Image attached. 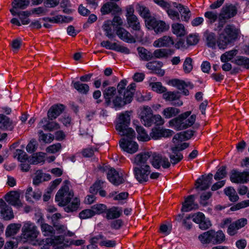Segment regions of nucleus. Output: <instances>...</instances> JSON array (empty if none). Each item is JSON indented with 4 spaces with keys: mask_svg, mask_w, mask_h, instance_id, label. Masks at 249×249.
<instances>
[{
    "mask_svg": "<svg viewBox=\"0 0 249 249\" xmlns=\"http://www.w3.org/2000/svg\"><path fill=\"white\" fill-rule=\"evenodd\" d=\"M52 238H47L43 239H37L33 243L34 246H37L40 249H50L52 244Z\"/></svg>",
    "mask_w": 249,
    "mask_h": 249,
    "instance_id": "nucleus-38",
    "label": "nucleus"
},
{
    "mask_svg": "<svg viewBox=\"0 0 249 249\" xmlns=\"http://www.w3.org/2000/svg\"><path fill=\"white\" fill-rule=\"evenodd\" d=\"M137 10L140 15L145 19V21L146 19L153 18L150 17L149 9L144 6L139 5L137 7Z\"/></svg>",
    "mask_w": 249,
    "mask_h": 249,
    "instance_id": "nucleus-49",
    "label": "nucleus"
},
{
    "mask_svg": "<svg viewBox=\"0 0 249 249\" xmlns=\"http://www.w3.org/2000/svg\"><path fill=\"white\" fill-rule=\"evenodd\" d=\"M152 158L149 152H141L131 159V162L136 165L135 167L150 168V163H152Z\"/></svg>",
    "mask_w": 249,
    "mask_h": 249,
    "instance_id": "nucleus-9",
    "label": "nucleus"
},
{
    "mask_svg": "<svg viewBox=\"0 0 249 249\" xmlns=\"http://www.w3.org/2000/svg\"><path fill=\"white\" fill-rule=\"evenodd\" d=\"M72 19V18L70 17L63 16L62 15H57L52 18H43V20L45 21H48L53 23H68L71 21Z\"/></svg>",
    "mask_w": 249,
    "mask_h": 249,
    "instance_id": "nucleus-35",
    "label": "nucleus"
},
{
    "mask_svg": "<svg viewBox=\"0 0 249 249\" xmlns=\"http://www.w3.org/2000/svg\"><path fill=\"white\" fill-rule=\"evenodd\" d=\"M237 13V9L232 4H227L223 7L219 17V20L222 22L223 20L228 19L234 17Z\"/></svg>",
    "mask_w": 249,
    "mask_h": 249,
    "instance_id": "nucleus-14",
    "label": "nucleus"
},
{
    "mask_svg": "<svg viewBox=\"0 0 249 249\" xmlns=\"http://www.w3.org/2000/svg\"><path fill=\"white\" fill-rule=\"evenodd\" d=\"M45 154L42 152H38L34 154L29 158L28 162L30 164H37L44 162L45 160Z\"/></svg>",
    "mask_w": 249,
    "mask_h": 249,
    "instance_id": "nucleus-40",
    "label": "nucleus"
},
{
    "mask_svg": "<svg viewBox=\"0 0 249 249\" xmlns=\"http://www.w3.org/2000/svg\"><path fill=\"white\" fill-rule=\"evenodd\" d=\"M121 8L117 4L113 2H108L104 4L101 8V12L103 15L107 14L110 12L119 13Z\"/></svg>",
    "mask_w": 249,
    "mask_h": 249,
    "instance_id": "nucleus-27",
    "label": "nucleus"
},
{
    "mask_svg": "<svg viewBox=\"0 0 249 249\" xmlns=\"http://www.w3.org/2000/svg\"><path fill=\"white\" fill-rule=\"evenodd\" d=\"M106 103L112 107L120 108L125 105L130 103L131 93L129 92L121 96L115 87H109L103 91Z\"/></svg>",
    "mask_w": 249,
    "mask_h": 249,
    "instance_id": "nucleus-2",
    "label": "nucleus"
},
{
    "mask_svg": "<svg viewBox=\"0 0 249 249\" xmlns=\"http://www.w3.org/2000/svg\"><path fill=\"white\" fill-rule=\"evenodd\" d=\"M19 197V194L15 191L10 192L5 196V200L9 204L18 208L22 206Z\"/></svg>",
    "mask_w": 249,
    "mask_h": 249,
    "instance_id": "nucleus-20",
    "label": "nucleus"
},
{
    "mask_svg": "<svg viewBox=\"0 0 249 249\" xmlns=\"http://www.w3.org/2000/svg\"><path fill=\"white\" fill-rule=\"evenodd\" d=\"M195 197L191 195L185 198L184 202L182 203L181 211L187 212L198 208V205L195 203Z\"/></svg>",
    "mask_w": 249,
    "mask_h": 249,
    "instance_id": "nucleus-25",
    "label": "nucleus"
},
{
    "mask_svg": "<svg viewBox=\"0 0 249 249\" xmlns=\"http://www.w3.org/2000/svg\"><path fill=\"white\" fill-rule=\"evenodd\" d=\"M171 84L172 86L176 87L178 89L182 90L187 86V85L182 80L178 79H174L171 81Z\"/></svg>",
    "mask_w": 249,
    "mask_h": 249,
    "instance_id": "nucleus-62",
    "label": "nucleus"
},
{
    "mask_svg": "<svg viewBox=\"0 0 249 249\" xmlns=\"http://www.w3.org/2000/svg\"><path fill=\"white\" fill-rule=\"evenodd\" d=\"M174 44V41L171 36H164L154 41L153 45L155 47L161 48L171 47Z\"/></svg>",
    "mask_w": 249,
    "mask_h": 249,
    "instance_id": "nucleus-24",
    "label": "nucleus"
},
{
    "mask_svg": "<svg viewBox=\"0 0 249 249\" xmlns=\"http://www.w3.org/2000/svg\"><path fill=\"white\" fill-rule=\"evenodd\" d=\"M191 111H186L168 122V126L176 130H181L191 126L195 122L196 116L191 115Z\"/></svg>",
    "mask_w": 249,
    "mask_h": 249,
    "instance_id": "nucleus-3",
    "label": "nucleus"
},
{
    "mask_svg": "<svg viewBox=\"0 0 249 249\" xmlns=\"http://www.w3.org/2000/svg\"><path fill=\"white\" fill-rule=\"evenodd\" d=\"M152 165L157 169L160 168V166L167 168L170 166V163L167 158L157 155L152 157Z\"/></svg>",
    "mask_w": 249,
    "mask_h": 249,
    "instance_id": "nucleus-21",
    "label": "nucleus"
},
{
    "mask_svg": "<svg viewBox=\"0 0 249 249\" xmlns=\"http://www.w3.org/2000/svg\"><path fill=\"white\" fill-rule=\"evenodd\" d=\"M118 37L122 40L127 43H134L135 42L134 37L125 29L119 28L116 32Z\"/></svg>",
    "mask_w": 249,
    "mask_h": 249,
    "instance_id": "nucleus-30",
    "label": "nucleus"
},
{
    "mask_svg": "<svg viewBox=\"0 0 249 249\" xmlns=\"http://www.w3.org/2000/svg\"><path fill=\"white\" fill-rule=\"evenodd\" d=\"M124 136V137L119 142V145L122 150L130 154L136 153L139 149V145L136 142L133 141L135 137L130 138L125 136Z\"/></svg>",
    "mask_w": 249,
    "mask_h": 249,
    "instance_id": "nucleus-10",
    "label": "nucleus"
},
{
    "mask_svg": "<svg viewBox=\"0 0 249 249\" xmlns=\"http://www.w3.org/2000/svg\"><path fill=\"white\" fill-rule=\"evenodd\" d=\"M234 63L247 69H249V58L246 57L238 56L234 60Z\"/></svg>",
    "mask_w": 249,
    "mask_h": 249,
    "instance_id": "nucleus-53",
    "label": "nucleus"
},
{
    "mask_svg": "<svg viewBox=\"0 0 249 249\" xmlns=\"http://www.w3.org/2000/svg\"><path fill=\"white\" fill-rule=\"evenodd\" d=\"M123 212L122 209L118 207H112L106 211V217L107 219H113L119 218Z\"/></svg>",
    "mask_w": 249,
    "mask_h": 249,
    "instance_id": "nucleus-31",
    "label": "nucleus"
},
{
    "mask_svg": "<svg viewBox=\"0 0 249 249\" xmlns=\"http://www.w3.org/2000/svg\"><path fill=\"white\" fill-rule=\"evenodd\" d=\"M193 134L194 132L193 131L188 130L175 135L173 138V142L175 145V146L172 147L173 151H176L177 149L183 150L188 147L189 146L188 143L182 142L190 139Z\"/></svg>",
    "mask_w": 249,
    "mask_h": 249,
    "instance_id": "nucleus-7",
    "label": "nucleus"
},
{
    "mask_svg": "<svg viewBox=\"0 0 249 249\" xmlns=\"http://www.w3.org/2000/svg\"><path fill=\"white\" fill-rule=\"evenodd\" d=\"M145 25L148 29L153 30L156 34L166 32L169 29V25L164 21L157 20L154 18L146 19Z\"/></svg>",
    "mask_w": 249,
    "mask_h": 249,
    "instance_id": "nucleus-11",
    "label": "nucleus"
},
{
    "mask_svg": "<svg viewBox=\"0 0 249 249\" xmlns=\"http://www.w3.org/2000/svg\"><path fill=\"white\" fill-rule=\"evenodd\" d=\"M53 226L59 233H63L69 236H72L74 235L73 232L67 230V227L66 225L54 223Z\"/></svg>",
    "mask_w": 249,
    "mask_h": 249,
    "instance_id": "nucleus-50",
    "label": "nucleus"
},
{
    "mask_svg": "<svg viewBox=\"0 0 249 249\" xmlns=\"http://www.w3.org/2000/svg\"><path fill=\"white\" fill-rule=\"evenodd\" d=\"M80 201L79 198L74 196L68 200L63 206L64 211L67 213H71L76 211L79 208Z\"/></svg>",
    "mask_w": 249,
    "mask_h": 249,
    "instance_id": "nucleus-19",
    "label": "nucleus"
},
{
    "mask_svg": "<svg viewBox=\"0 0 249 249\" xmlns=\"http://www.w3.org/2000/svg\"><path fill=\"white\" fill-rule=\"evenodd\" d=\"M21 228V225L19 224H10L6 228V235L7 236H11L15 235Z\"/></svg>",
    "mask_w": 249,
    "mask_h": 249,
    "instance_id": "nucleus-46",
    "label": "nucleus"
},
{
    "mask_svg": "<svg viewBox=\"0 0 249 249\" xmlns=\"http://www.w3.org/2000/svg\"><path fill=\"white\" fill-rule=\"evenodd\" d=\"M225 194L229 197V199L232 202H235L239 199L236 191L232 187H228L224 189Z\"/></svg>",
    "mask_w": 249,
    "mask_h": 249,
    "instance_id": "nucleus-47",
    "label": "nucleus"
},
{
    "mask_svg": "<svg viewBox=\"0 0 249 249\" xmlns=\"http://www.w3.org/2000/svg\"><path fill=\"white\" fill-rule=\"evenodd\" d=\"M213 177V175L212 174H209L206 176H202L196 181V188L200 190L208 189L212 182Z\"/></svg>",
    "mask_w": 249,
    "mask_h": 249,
    "instance_id": "nucleus-18",
    "label": "nucleus"
},
{
    "mask_svg": "<svg viewBox=\"0 0 249 249\" xmlns=\"http://www.w3.org/2000/svg\"><path fill=\"white\" fill-rule=\"evenodd\" d=\"M128 23L129 26L133 30H140V25L138 21V18L136 16H131L130 18H127Z\"/></svg>",
    "mask_w": 249,
    "mask_h": 249,
    "instance_id": "nucleus-51",
    "label": "nucleus"
},
{
    "mask_svg": "<svg viewBox=\"0 0 249 249\" xmlns=\"http://www.w3.org/2000/svg\"><path fill=\"white\" fill-rule=\"evenodd\" d=\"M30 0H14L12 3V9H25L29 5Z\"/></svg>",
    "mask_w": 249,
    "mask_h": 249,
    "instance_id": "nucleus-42",
    "label": "nucleus"
},
{
    "mask_svg": "<svg viewBox=\"0 0 249 249\" xmlns=\"http://www.w3.org/2000/svg\"><path fill=\"white\" fill-rule=\"evenodd\" d=\"M162 97L165 101L172 102L174 105L179 107L183 105V102L179 100L180 96L178 92H164Z\"/></svg>",
    "mask_w": 249,
    "mask_h": 249,
    "instance_id": "nucleus-23",
    "label": "nucleus"
},
{
    "mask_svg": "<svg viewBox=\"0 0 249 249\" xmlns=\"http://www.w3.org/2000/svg\"><path fill=\"white\" fill-rule=\"evenodd\" d=\"M136 129L138 133L137 139L139 141L147 142L150 140V135H148L142 126H137Z\"/></svg>",
    "mask_w": 249,
    "mask_h": 249,
    "instance_id": "nucleus-44",
    "label": "nucleus"
},
{
    "mask_svg": "<svg viewBox=\"0 0 249 249\" xmlns=\"http://www.w3.org/2000/svg\"><path fill=\"white\" fill-rule=\"evenodd\" d=\"M21 239L23 242H35L39 233L37 227L30 221H25L21 229Z\"/></svg>",
    "mask_w": 249,
    "mask_h": 249,
    "instance_id": "nucleus-6",
    "label": "nucleus"
},
{
    "mask_svg": "<svg viewBox=\"0 0 249 249\" xmlns=\"http://www.w3.org/2000/svg\"><path fill=\"white\" fill-rule=\"evenodd\" d=\"M39 125L44 130L53 131L59 128V125L56 122H49L46 118H43L40 122Z\"/></svg>",
    "mask_w": 249,
    "mask_h": 249,
    "instance_id": "nucleus-33",
    "label": "nucleus"
},
{
    "mask_svg": "<svg viewBox=\"0 0 249 249\" xmlns=\"http://www.w3.org/2000/svg\"><path fill=\"white\" fill-rule=\"evenodd\" d=\"M249 206V199H247L240 202L231 207L230 210L231 211H235L241 209H243Z\"/></svg>",
    "mask_w": 249,
    "mask_h": 249,
    "instance_id": "nucleus-60",
    "label": "nucleus"
},
{
    "mask_svg": "<svg viewBox=\"0 0 249 249\" xmlns=\"http://www.w3.org/2000/svg\"><path fill=\"white\" fill-rule=\"evenodd\" d=\"M172 6L178 9L183 20H189L191 17V12L188 7L175 2L172 3Z\"/></svg>",
    "mask_w": 249,
    "mask_h": 249,
    "instance_id": "nucleus-29",
    "label": "nucleus"
},
{
    "mask_svg": "<svg viewBox=\"0 0 249 249\" xmlns=\"http://www.w3.org/2000/svg\"><path fill=\"white\" fill-rule=\"evenodd\" d=\"M239 31L231 25H227L223 32L217 37L214 33L206 31L204 34V40L207 47L213 50L218 48L220 50L226 49L228 45L237 38Z\"/></svg>",
    "mask_w": 249,
    "mask_h": 249,
    "instance_id": "nucleus-1",
    "label": "nucleus"
},
{
    "mask_svg": "<svg viewBox=\"0 0 249 249\" xmlns=\"http://www.w3.org/2000/svg\"><path fill=\"white\" fill-rule=\"evenodd\" d=\"M13 16H18L20 20V22L22 25H27L30 22V19L28 18L31 15V12L30 11H22L17 12L14 9L10 10Z\"/></svg>",
    "mask_w": 249,
    "mask_h": 249,
    "instance_id": "nucleus-26",
    "label": "nucleus"
},
{
    "mask_svg": "<svg viewBox=\"0 0 249 249\" xmlns=\"http://www.w3.org/2000/svg\"><path fill=\"white\" fill-rule=\"evenodd\" d=\"M237 53L238 51L235 49L227 51L221 55L220 60L222 62L232 61L233 58L237 54Z\"/></svg>",
    "mask_w": 249,
    "mask_h": 249,
    "instance_id": "nucleus-45",
    "label": "nucleus"
},
{
    "mask_svg": "<svg viewBox=\"0 0 249 249\" xmlns=\"http://www.w3.org/2000/svg\"><path fill=\"white\" fill-rule=\"evenodd\" d=\"M91 209L95 215V214H100L105 212L107 210V207L103 204H97L92 206Z\"/></svg>",
    "mask_w": 249,
    "mask_h": 249,
    "instance_id": "nucleus-59",
    "label": "nucleus"
},
{
    "mask_svg": "<svg viewBox=\"0 0 249 249\" xmlns=\"http://www.w3.org/2000/svg\"><path fill=\"white\" fill-rule=\"evenodd\" d=\"M231 181L235 183L244 184L249 181V172H240L232 170L230 175Z\"/></svg>",
    "mask_w": 249,
    "mask_h": 249,
    "instance_id": "nucleus-13",
    "label": "nucleus"
},
{
    "mask_svg": "<svg viewBox=\"0 0 249 249\" xmlns=\"http://www.w3.org/2000/svg\"><path fill=\"white\" fill-rule=\"evenodd\" d=\"M198 239L203 244L212 243L216 245L223 242L226 237L222 231H215L213 230H209L199 235Z\"/></svg>",
    "mask_w": 249,
    "mask_h": 249,
    "instance_id": "nucleus-5",
    "label": "nucleus"
},
{
    "mask_svg": "<svg viewBox=\"0 0 249 249\" xmlns=\"http://www.w3.org/2000/svg\"><path fill=\"white\" fill-rule=\"evenodd\" d=\"M172 52L171 50L160 49L156 50L153 54V58L154 57L157 58H161L166 57L168 55L171 54Z\"/></svg>",
    "mask_w": 249,
    "mask_h": 249,
    "instance_id": "nucleus-48",
    "label": "nucleus"
},
{
    "mask_svg": "<svg viewBox=\"0 0 249 249\" xmlns=\"http://www.w3.org/2000/svg\"><path fill=\"white\" fill-rule=\"evenodd\" d=\"M63 110L64 106L62 105L52 106L48 111V118L51 120L56 118Z\"/></svg>",
    "mask_w": 249,
    "mask_h": 249,
    "instance_id": "nucleus-32",
    "label": "nucleus"
},
{
    "mask_svg": "<svg viewBox=\"0 0 249 249\" xmlns=\"http://www.w3.org/2000/svg\"><path fill=\"white\" fill-rule=\"evenodd\" d=\"M101 46L107 49L114 50L125 54L130 53V50L127 48L117 43H111L109 41H103L101 43Z\"/></svg>",
    "mask_w": 249,
    "mask_h": 249,
    "instance_id": "nucleus-16",
    "label": "nucleus"
},
{
    "mask_svg": "<svg viewBox=\"0 0 249 249\" xmlns=\"http://www.w3.org/2000/svg\"><path fill=\"white\" fill-rule=\"evenodd\" d=\"M73 88L79 93L86 94L89 90V87L87 84L81 83L80 82H72Z\"/></svg>",
    "mask_w": 249,
    "mask_h": 249,
    "instance_id": "nucleus-43",
    "label": "nucleus"
},
{
    "mask_svg": "<svg viewBox=\"0 0 249 249\" xmlns=\"http://www.w3.org/2000/svg\"><path fill=\"white\" fill-rule=\"evenodd\" d=\"M32 14H35L38 16L45 15L47 12V9L42 6H39L36 8H33L31 11Z\"/></svg>",
    "mask_w": 249,
    "mask_h": 249,
    "instance_id": "nucleus-64",
    "label": "nucleus"
},
{
    "mask_svg": "<svg viewBox=\"0 0 249 249\" xmlns=\"http://www.w3.org/2000/svg\"><path fill=\"white\" fill-rule=\"evenodd\" d=\"M15 157L17 158L18 160L20 162L28 161V160H29L26 153L21 149H17L15 151Z\"/></svg>",
    "mask_w": 249,
    "mask_h": 249,
    "instance_id": "nucleus-55",
    "label": "nucleus"
},
{
    "mask_svg": "<svg viewBox=\"0 0 249 249\" xmlns=\"http://www.w3.org/2000/svg\"><path fill=\"white\" fill-rule=\"evenodd\" d=\"M179 109L175 107H166L161 112L163 117L165 119H170L176 117L180 113Z\"/></svg>",
    "mask_w": 249,
    "mask_h": 249,
    "instance_id": "nucleus-34",
    "label": "nucleus"
},
{
    "mask_svg": "<svg viewBox=\"0 0 249 249\" xmlns=\"http://www.w3.org/2000/svg\"><path fill=\"white\" fill-rule=\"evenodd\" d=\"M139 55L140 58L143 61H148L153 58L152 53L143 47L137 48Z\"/></svg>",
    "mask_w": 249,
    "mask_h": 249,
    "instance_id": "nucleus-41",
    "label": "nucleus"
},
{
    "mask_svg": "<svg viewBox=\"0 0 249 249\" xmlns=\"http://www.w3.org/2000/svg\"><path fill=\"white\" fill-rule=\"evenodd\" d=\"M43 219L42 216L40 215L39 218L37 220L36 222L39 223L41 226V231L45 236H49L54 235L55 231L53 228L46 223H43Z\"/></svg>",
    "mask_w": 249,
    "mask_h": 249,
    "instance_id": "nucleus-28",
    "label": "nucleus"
},
{
    "mask_svg": "<svg viewBox=\"0 0 249 249\" xmlns=\"http://www.w3.org/2000/svg\"><path fill=\"white\" fill-rule=\"evenodd\" d=\"M172 30L174 34L178 36H184L186 34L184 26L178 23H174L172 25Z\"/></svg>",
    "mask_w": 249,
    "mask_h": 249,
    "instance_id": "nucleus-39",
    "label": "nucleus"
},
{
    "mask_svg": "<svg viewBox=\"0 0 249 249\" xmlns=\"http://www.w3.org/2000/svg\"><path fill=\"white\" fill-rule=\"evenodd\" d=\"M13 127L12 123L10 119L4 115L0 114V129L11 130Z\"/></svg>",
    "mask_w": 249,
    "mask_h": 249,
    "instance_id": "nucleus-37",
    "label": "nucleus"
},
{
    "mask_svg": "<svg viewBox=\"0 0 249 249\" xmlns=\"http://www.w3.org/2000/svg\"><path fill=\"white\" fill-rule=\"evenodd\" d=\"M65 184L62 186L56 194L55 200L57 202L58 205L62 206L73 196L74 193L70 189L68 181L65 182Z\"/></svg>",
    "mask_w": 249,
    "mask_h": 249,
    "instance_id": "nucleus-8",
    "label": "nucleus"
},
{
    "mask_svg": "<svg viewBox=\"0 0 249 249\" xmlns=\"http://www.w3.org/2000/svg\"><path fill=\"white\" fill-rule=\"evenodd\" d=\"M139 118L141 123L145 126L152 125L153 111L149 106H143L140 108Z\"/></svg>",
    "mask_w": 249,
    "mask_h": 249,
    "instance_id": "nucleus-12",
    "label": "nucleus"
},
{
    "mask_svg": "<svg viewBox=\"0 0 249 249\" xmlns=\"http://www.w3.org/2000/svg\"><path fill=\"white\" fill-rule=\"evenodd\" d=\"M51 179V176L49 174L43 173L42 171L38 170L36 173V176L33 179V183L38 185L40 183Z\"/></svg>",
    "mask_w": 249,
    "mask_h": 249,
    "instance_id": "nucleus-36",
    "label": "nucleus"
},
{
    "mask_svg": "<svg viewBox=\"0 0 249 249\" xmlns=\"http://www.w3.org/2000/svg\"><path fill=\"white\" fill-rule=\"evenodd\" d=\"M0 213L3 218L6 220H10L14 217L11 207L8 206L2 199H0Z\"/></svg>",
    "mask_w": 249,
    "mask_h": 249,
    "instance_id": "nucleus-22",
    "label": "nucleus"
},
{
    "mask_svg": "<svg viewBox=\"0 0 249 249\" xmlns=\"http://www.w3.org/2000/svg\"><path fill=\"white\" fill-rule=\"evenodd\" d=\"M133 171L136 179L140 183H143L148 181L151 168L134 167Z\"/></svg>",
    "mask_w": 249,
    "mask_h": 249,
    "instance_id": "nucleus-15",
    "label": "nucleus"
},
{
    "mask_svg": "<svg viewBox=\"0 0 249 249\" xmlns=\"http://www.w3.org/2000/svg\"><path fill=\"white\" fill-rule=\"evenodd\" d=\"M39 134V140L45 143H51L54 139V136L52 134H45L42 131H40Z\"/></svg>",
    "mask_w": 249,
    "mask_h": 249,
    "instance_id": "nucleus-57",
    "label": "nucleus"
},
{
    "mask_svg": "<svg viewBox=\"0 0 249 249\" xmlns=\"http://www.w3.org/2000/svg\"><path fill=\"white\" fill-rule=\"evenodd\" d=\"M130 113L129 111H125L119 114L116 129L120 135L132 138L135 137V132L132 128L127 127L130 122Z\"/></svg>",
    "mask_w": 249,
    "mask_h": 249,
    "instance_id": "nucleus-4",
    "label": "nucleus"
},
{
    "mask_svg": "<svg viewBox=\"0 0 249 249\" xmlns=\"http://www.w3.org/2000/svg\"><path fill=\"white\" fill-rule=\"evenodd\" d=\"M172 153L170 155L171 162L172 164H175L180 161L182 158V155L178 152L180 150L177 149L176 151H173L171 148Z\"/></svg>",
    "mask_w": 249,
    "mask_h": 249,
    "instance_id": "nucleus-52",
    "label": "nucleus"
},
{
    "mask_svg": "<svg viewBox=\"0 0 249 249\" xmlns=\"http://www.w3.org/2000/svg\"><path fill=\"white\" fill-rule=\"evenodd\" d=\"M165 9L170 18L174 20H179L180 16L179 13L172 9L171 8V5L170 4L169 7H167Z\"/></svg>",
    "mask_w": 249,
    "mask_h": 249,
    "instance_id": "nucleus-58",
    "label": "nucleus"
},
{
    "mask_svg": "<svg viewBox=\"0 0 249 249\" xmlns=\"http://www.w3.org/2000/svg\"><path fill=\"white\" fill-rule=\"evenodd\" d=\"M107 178L108 180L113 185L118 186L124 181L122 175L114 168H111L108 169L107 173Z\"/></svg>",
    "mask_w": 249,
    "mask_h": 249,
    "instance_id": "nucleus-17",
    "label": "nucleus"
},
{
    "mask_svg": "<svg viewBox=\"0 0 249 249\" xmlns=\"http://www.w3.org/2000/svg\"><path fill=\"white\" fill-rule=\"evenodd\" d=\"M103 29L106 32L107 36L109 38L113 37V35L111 29V23L110 21L105 22L103 26Z\"/></svg>",
    "mask_w": 249,
    "mask_h": 249,
    "instance_id": "nucleus-61",
    "label": "nucleus"
},
{
    "mask_svg": "<svg viewBox=\"0 0 249 249\" xmlns=\"http://www.w3.org/2000/svg\"><path fill=\"white\" fill-rule=\"evenodd\" d=\"M193 60L190 57H186L183 62V70L185 73H189L193 70Z\"/></svg>",
    "mask_w": 249,
    "mask_h": 249,
    "instance_id": "nucleus-56",
    "label": "nucleus"
},
{
    "mask_svg": "<svg viewBox=\"0 0 249 249\" xmlns=\"http://www.w3.org/2000/svg\"><path fill=\"white\" fill-rule=\"evenodd\" d=\"M165 123V121L159 114L153 115L152 118V124H155L156 125H162Z\"/></svg>",
    "mask_w": 249,
    "mask_h": 249,
    "instance_id": "nucleus-63",
    "label": "nucleus"
},
{
    "mask_svg": "<svg viewBox=\"0 0 249 249\" xmlns=\"http://www.w3.org/2000/svg\"><path fill=\"white\" fill-rule=\"evenodd\" d=\"M149 85L152 89L157 93H164L166 90V88L160 82H151Z\"/></svg>",
    "mask_w": 249,
    "mask_h": 249,
    "instance_id": "nucleus-54",
    "label": "nucleus"
}]
</instances>
